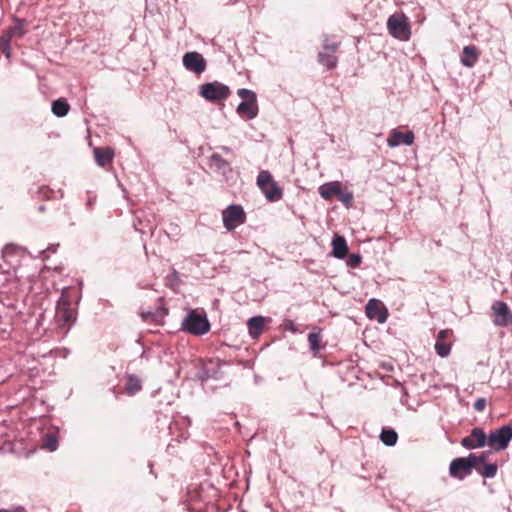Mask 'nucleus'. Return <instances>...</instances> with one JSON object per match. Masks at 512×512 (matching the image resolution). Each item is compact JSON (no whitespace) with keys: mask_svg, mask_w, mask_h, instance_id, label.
<instances>
[{"mask_svg":"<svg viewBox=\"0 0 512 512\" xmlns=\"http://www.w3.org/2000/svg\"><path fill=\"white\" fill-rule=\"evenodd\" d=\"M75 291L71 288H64L58 300L56 308V319L61 328H69L76 320V310L72 307Z\"/></svg>","mask_w":512,"mask_h":512,"instance_id":"obj_1","label":"nucleus"},{"mask_svg":"<svg viewBox=\"0 0 512 512\" xmlns=\"http://www.w3.org/2000/svg\"><path fill=\"white\" fill-rule=\"evenodd\" d=\"M257 185L264 193L265 197L271 202L279 201L283 196L282 189L273 179L272 174L267 170H263L258 174Z\"/></svg>","mask_w":512,"mask_h":512,"instance_id":"obj_2","label":"nucleus"},{"mask_svg":"<svg viewBox=\"0 0 512 512\" xmlns=\"http://www.w3.org/2000/svg\"><path fill=\"white\" fill-rule=\"evenodd\" d=\"M199 94L210 102H216L225 100L230 95V89L228 86L214 81L201 85Z\"/></svg>","mask_w":512,"mask_h":512,"instance_id":"obj_3","label":"nucleus"},{"mask_svg":"<svg viewBox=\"0 0 512 512\" xmlns=\"http://www.w3.org/2000/svg\"><path fill=\"white\" fill-rule=\"evenodd\" d=\"M182 327L191 334L203 335L209 331L210 324L205 316L191 311L183 320Z\"/></svg>","mask_w":512,"mask_h":512,"instance_id":"obj_4","label":"nucleus"},{"mask_svg":"<svg viewBox=\"0 0 512 512\" xmlns=\"http://www.w3.org/2000/svg\"><path fill=\"white\" fill-rule=\"evenodd\" d=\"M387 28L390 34L400 40H408L410 28L406 17L403 14H393L387 21Z\"/></svg>","mask_w":512,"mask_h":512,"instance_id":"obj_5","label":"nucleus"},{"mask_svg":"<svg viewBox=\"0 0 512 512\" xmlns=\"http://www.w3.org/2000/svg\"><path fill=\"white\" fill-rule=\"evenodd\" d=\"M223 224L228 231L245 223L246 214L240 205H230L222 212Z\"/></svg>","mask_w":512,"mask_h":512,"instance_id":"obj_6","label":"nucleus"},{"mask_svg":"<svg viewBox=\"0 0 512 512\" xmlns=\"http://www.w3.org/2000/svg\"><path fill=\"white\" fill-rule=\"evenodd\" d=\"M512 439V427L510 425L502 426L499 429L491 431L487 437L488 444L495 450L501 451L507 448Z\"/></svg>","mask_w":512,"mask_h":512,"instance_id":"obj_7","label":"nucleus"},{"mask_svg":"<svg viewBox=\"0 0 512 512\" xmlns=\"http://www.w3.org/2000/svg\"><path fill=\"white\" fill-rule=\"evenodd\" d=\"M493 323L499 327H507L512 324V311L507 303L497 300L491 305Z\"/></svg>","mask_w":512,"mask_h":512,"instance_id":"obj_8","label":"nucleus"},{"mask_svg":"<svg viewBox=\"0 0 512 512\" xmlns=\"http://www.w3.org/2000/svg\"><path fill=\"white\" fill-rule=\"evenodd\" d=\"M473 460L474 454H470L468 457L456 458L449 466V473L452 477L457 479H463L467 475L471 474L474 468Z\"/></svg>","mask_w":512,"mask_h":512,"instance_id":"obj_9","label":"nucleus"},{"mask_svg":"<svg viewBox=\"0 0 512 512\" xmlns=\"http://www.w3.org/2000/svg\"><path fill=\"white\" fill-rule=\"evenodd\" d=\"M183 65L187 70L199 75L205 71L207 63L200 53L192 51L184 54Z\"/></svg>","mask_w":512,"mask_h":512,"instance_id":"obj_10","label":"nucleus"},{"mask_svg":"<svg viewBox=\"0 0 512 512\" xmlns=\"http://www.w3.org/2000/svg\"><path fill=\"white\" fill-rule=\"evenodd\" d=\"M366 315L369 319H376L383 324L387 320L388 312L380 300L370 299L366 305Z\"/></svg>","mask_w":512,"mask_h":512,"instance_id":"obj_11","label":"nucleus"},{"mask_svg":"<svg viewBox=\"0 0 512 512\" xmlns=\"http://www.w3.org/2000/svg\"><path fill=\"white\" fill-rule=\"evenodd\" d=\"M487 442V436L482 428H473L471 434L461 440V445L466 449H475L484 447Z\"/></svg>","mask_w":512,"mask_h":512,"instance_id":"obj_12","label":"nucleus"},{"mask_svg":"<svg viewBox=\"0 0 512 512\" xmlns=\"http://www.w3.org/2000/svg\"><path fill=\"white\" fill-rule=\"evenodd\" d=\"M453 335V331L450 329L440 330L437 334L435 343L436 353L440 357H447L451 351V342L448 339Z\"/></svg>","mask_w":512,"mask_h":512,"instance_id":"obj_13","label":"nucleus"},{"mask_svg":"<svg viewBox=\"0 0 512 512\" xmlns=\"http://www.w3.org/2000/svg\"><path fill=\"white\" fill-rule=\"evenodd\" d=\"M414 138V133L412 131L402 133L397 130H392L389 138L387 139V143L390 147H395L400 144L410 146L413 144Z\"/></svg>","mask_w":512,"mask_h":512,"instance_id":"obj_14","label":"nucleus"},{"mask_svg":"<svg viewBox=\"0 0 512 512\" xmlns=\"http://www.w3.org/2000/svg\"><path fill=\"white\" fill-rule=\"evenodd\" d=\"M94 157L99 166L106 167L114 158V150L111 147L94 148Z\"/></svg>","mask_w":512,"mask_h":512,"instance_id":"obj_15","label":"nucleus"},{"mask_svg":"<svg viewBox=\"0 0 512 512\" xmlns=\"http://www.w3.org/2000/svg\"><path fill=\"white\" fill-rule=\"evenodd\" d=\"M480 56L479 50L474 45H468L463 48L461 63L466 67H473Z\"/></svg>","mask_w":512,"mask_h":512,"instance_id":"obj_16","label":"nucleus"},{"mask_svg":"<svg viewBox=\"0 0 512 512\" xmlns=\"http://www.w3.org/2000/svg\"><path fill=\"white\" fill-rule=\"evenodd\" d=\"M237 113L241 116H247L248 119L255 118L258 114L257 99L242 101L237 107Z\"/></svg>","mask_w":512,"mask_h":512,"instance_id":"obj_17","label":"nucleus"},{"mask_svg":"<svg viewBox=\"0 0 512 512\" xmlns=\"http://www.w3.org/2000/svg\"><path fill=\"white\" fill-rule=\"evenodd\" d=\"M348 254V245L343 236L336 235L332 240V255L338 259H343Z\"/></svg>","mask_w":512,"mask_h":512,"instance_id":"obj_18","label":"nucleus"},{"mask_svg":"<svg viewBox=\"0 0 512 512\" xmlns=\"http://www.w3.org/2000/svg\"><path fill=\"white\" fill-rule=\"evenodd\" d=\"M341 183L338 181H333L329 183H325L319 187V194L325 200H331L334 197H337L340 192Z\"/></svg>","mask_w":512,"mask_h":512,"instance_id":"obj_19","label":"nucleus"},{"mask_svg":"<svg viewBox=\"0 0 512 512\" xmlns=\"http://www.w3.org/2000/svg\"><path fill=\"white\" fill-rule=\"evenodd\" d=\"M248 330L252 338H257L263 331L264 318L262 316L252 317L248 320Z\"/></svg>","mask_w":512,"mask_h":512,"instance_id":"obj_20","label":"nucleus"},{"mask_svg":"<svg viewBox=\"0 0 512 512\" xmlns=\"http://www.w3.org/2000/svg\"><path fill=\"white\" fill-rule=\"evenodd\" d=\"M318 61L327 69H334L337 65L338 58L335 55V53H331L328 51H320L318 53Z\"/></svg>","mask_w":512,"mask_h":512,"instance_id":"obj_21","label":"nucleus"},{"mask_svg":"<svg viewBox=\"0 0 512 512\" xmlns=\"http://www.w3.org/2000/svg\"><path fill=\"white\" fill-rule=\"evenodd\" d=\"M69 110H70V105L63 98L57 99L52 102V112H53V114H55L58 117L66 116L68 114Z\"/></svg>","mask_w":512,"mask_h":512,"instance_id":"obj_22","label":"nucleus"},{"mask_svg":"<svg viewBox=\"0 0 512 512\" xmlns=\"http://www.w3.org/2000/svg\"><path fill=\"white\" fill-rule=\"evenodd\" d=\"M380 439L385 445L394 446L397 443L398 434L393 429L385 428L380 434Z\"/></svg>","mask_w":512,"mask_h":512,"instance_id":"obj_23","label":"nucleus"},{"mask_svg":"<svg viewBox=\"0 0 512 512\" xmlns=\"http://www.w3.org/2000/svg\"><path fill=\"white\" fill-rule=\"evenodd\" d=\"M141 382L140 380L134 376V375H128L127 376V382L125 385V391L129 395H134L135 393L139 392L141 390Z\"/></svg>","mask_w":512,"mask_h":512,"instance_id":"obj_24","label":"nucleus"},{"mask_svg":"<svg viewBox=\"0 0 512 512\" xmlns=\"http://www.w3.org/2000/svg\"><path fill=\"white\" fill-rule=\"evenodd\" d=\"M13 38L6 31L3 35L0 36V51L6 56V58L11 57V46L10 42Z\"/></svg>","mask_w":512,"mask_h":512,"instance_id":"obj_25","label":"nucleus"},{"mask_svg":"<svg viewBox=\"0 0 512 512\" xmlns=\"http://www.w3.org/2000/svg\"><path fill=\"white\" fill-rule=\"evenodd\" d=\"M340 47V41L336 40L333 36H324L323 38V51L337 53Z\"/></svg>","mask_w":512,"mask_h":512,"instance_id":"obj_26","label":"nucleus"},{"mask_svg":"<svg viewBox=\"0 0 512 512\" xmlns=\"http://www.w3.org/2000/svg\"><path fill=\"white\" fill-rule=\"evenodd\" d=\"M7 32L11 35L12 38H22L26 33L24 22L17 20L13 26L9 27Z\"/></svg>","mask_w":512,"mask_h":512,"instance_id":"obj_27","label":"nucleus"},{"mask_svg":"<svg viewBox=\"0 0 512 512\" xmlns=\"http://www.w3.org/2000/svg\"><path fill=\"white\" fill-rule=\"evenodd\" d=\"M322 340V336L320 331L318 332H311L308 335V342L310 349L313 351V353H318L320 350V342Z\"/></svg>","mask_w":512,"mask_h":512,"instance_id":"obj_28","label":"nucleus"},{"mask_svg":"<svg viewBox=\"0 0 512 512\" xmlns=\"http://www.w3.org/2000/svg\"><path fill=\"white\" fill-rule=\"evenodd\" d=\"M483 477L492 478L497 473V465L494 463L485 464L482 468L476 469Z\"/></svg>","mask_w":512,"mask_h":512,"instance_id":"obj_29","label":"nucleus"},{"mask_svg":"<svg viewBox=\"0 0 512 512\" xmlns=\"http://www.w3.org/2000/svg\"><path fill=\"white\" fill-rule=\"evenodd\" d=\"M340 202H342L346 207H350L353 203V194L349 191H342L340 188V192L336 197Z\"/></svg>","mask_w":512,"mask_h":512,"instance_id":"obj_30","label":"nucleus"},{"mask_svg":"<svg viewBox=\"0 0 512 512\" xmlns=\"http://www.w3.org/2000/svg\"><path fill=\"white\" fill-rule=\"evenodd\" d=\"M237 94L244 101H249V100H252V99H256V94L253 91L245 89V88L239 89Z\"/></svg>","mask_w":512,"mask_h":512,"instance_id":"obj_31","label":"nucleus"},{"mask_svg":"<svg viewBox=\"0 0 512 512\" xmlns=\"http://www.w3.org/2000/svg\"><path fill=\"white\" fill-rule=\"evenodd\" d=\"M360 263H361V256L358 254L350 255L348 258V261H347V265L352 268L358 267L360 265Z\"/></svg>","mask_w":512,"mask_h":512,"instance_id":"obj_32","label":"nucleus"},{"mask_svg":"<svg viewBox=\"0 0 512 512\" xmlns=\"http://www.w3.org/2000/svg\"><path fill=\"white\" fill-rule=\"evenodd\" d=\"M45 447H47L49 450L54 451L57 448V440L54 436L48 435L45 443Z\"/></svg>","mask_w":512,"mask_h":512,"instance_id":"obj_33","label":"nucleus"},{"mask_svg":"<svg viewBox=\"0 0 512 512\" xmlns=\"http://www.w3.org/2000/svg\"><path fill=\"white\" fill-rule=\"evenodd\" d=\"M487 402L485 398H478L474 403V409L478 412L484 411L486 408Z\"/></svg>","mask_w":512,"mask_h":512,"instance_id":"obj_34","label":"nucleus"},{"mask_svg":"<svg viewBox=\"0 0 512 512\" xmlns=\"http://www.w3.org/2000/svg\"><path fill=\"white\" fill-rule=\"evenodd\" d=\"M486 457H487V453H482L479 456L474 454V458H475V460H473L474 468L478 469L479 465L486 461Z\"/></svg>","mask_w":512,"mask_h":512,"instance_id":"obj_35","label":"nucleus"},{"mask_svg":"<svg viewBox=\"0 0 512 512\" xmlns=\"http://www.w3.org/2000/svg\"><path fill=\"white\" fill-rule=\"evenodd\" d=\"M285 328H286L287 330L292 331V332H296V331H297V329L295 328V324H294V322H293V321H291V320H286V321H285Z\"/></svg>","mask_w":512,"mask_h":512,"instance_id":"obj_36","label":"nucleus"},{"mask_svg":"<svg viewBox=\"0 0 512 512\" xmlns=\"http://www.w3.org/2000/svg\"><path fill=\"white\" fill-rule=\"evenodd\" d=\"M141 317L143 320L154 319L155 314L150 311H147V312L143 311V312H141Z\"/></svg>","mask_w":512,"mask_h":512,"instance_id":"obj_37","label":"nucleus"},{"mask_svg":"<svg viewBox=\"0 0 512 512\" xmlns=\"http://www.w3.org/2000/svg\"><path fill=\"white\" fill-rule=\"evenodd\" d=\"M10 512H26V511L23 507H17L16 509H14L13 511H10Z\"/></svg>","mask_w":512,"mask_h":512,"instance_id":"obj_38","label":"nucleus"},{"mask_svg":"<svg viewBox=\"0 0 512 512\" xmlns=\"http://www.w3.org/2000/svg\"><path fill=\"white\" fill-rule=\"evenodd\" d=\"M212 159L213 160H219L220 159V156L218 154H213L212 155Z\"/></svg>","mask_w":512,"mask_h":512,"instance_id":"obj_39","label":"nucleus"},{"mask_svg":"<svg viewBox=\"0 0 512 512\" xmlns=\"http://www.w3.org/2000/svg\"><path fill=\"white\" fill-rule=\"evenodd\" d=\"M222 149H223L225 152H227V153L231 151V150H230V148H228V147H223Z\"/></svg>","mask_w":512,"mask_h":512,"instance_id":"obj_40","label":"nucleus"},{"mask_svg":"<svg viewBox=\"0 0 512 512\" xmlns=\"http://www.w3.org/2000/svg\"><path fill=\"white\" fill-rule=\"evenodd\" d=\"M0 512H10V511L5 510V509H1Z\"/></svg>","mask_w":512,"mask_h":512,"instance_id":"obj_41","label":"nucleus"}]
</instances>
